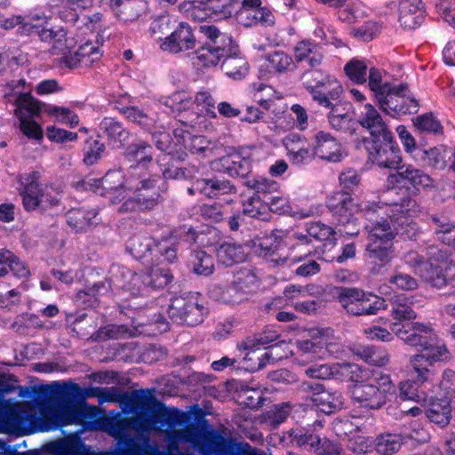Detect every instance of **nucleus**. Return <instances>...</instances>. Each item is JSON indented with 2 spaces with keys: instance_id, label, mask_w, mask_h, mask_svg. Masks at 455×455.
<instances>
[{
  "instance_id": "58",
  "label": "nucleus",
  "mask_w": 455,
  "mask_h": 455,
  "mask_svg": "<svg viewBox=\"0 0 455 455\" xmlns=\"http://www.w3.org/2000/svg\"><path fill=\"white\" fill-rule=\"evenodd\" d=\"M106 149V146L98 139L92 137L85 140V148L83 162L85 165L91 166L98 164L102 154Z\"/></svg>"
},
{
  "instance_id": "52",
  "label": "nucleus",
  "mask_w": 455,
  "mask_h": 455,
  "mask_svg": "<svg viewBox=\"0 0 455 455\" xmlns=\"http://www.w3.org/2000/svg\"><path fill=\"white\" fill-rule=\"evenodd\" d=\"M413 125L421 132L442 135L443 127L441 122L434 116L432 112L419 115L412 119Z\"/></svg>"
},
{
  "instance_id": "43",
  "label": "nucleus",
  "mask_w": 455,
  "mask_h": 455,
  "mask_svg": "<svg viewBox=\"0 0 455 455\" xmlns=\"http://www.w3.org/2000/svg\"><path fill=\"white\" fill-rule=\"evenodd\" d=\"M243 185L249 190L253 191L258 201L266 200V196L279 190L280 185L277 181L264 177H251L243 180Z\"/></svg>"
},
{
  "instance_id": "39",
  "label": "nucleus",
  "mask_w": 455,
  "mask_h": 455,
  "mask_svg": "<svg viewBox=\"0 0 455 455\" xmlns=\"http://www.w3.org/2000/svg\"><path fill=\"white\" fill-rule=\"evenodd\" d=\"M328 108L330 109L328 120L332 129L348 135L355 133L356 123L347 111H344V108L340 109L341 106L338 104Z\"/></svg>"
},
{
  "instance_id": "22",
  "label": "nucleus",
  "mask_w": 455,
  "mask_h": 455,
  "mask_svg": "<svg viewBox=\"0 0 455 455\" xmlns=\"http://www.w3.org/2000/svg\"><path fill=\"white\" fill-rule=\"evenodd\" d=\"M393 247L394 243L390 239L385 241L368 240L366 252L371 264H372L371 274H381L389 265L394 254Z\"/></svg>"
},
{
  "instance_id": "2",
  "label": "nucleus",
  "mask_w": 455,
  "mask_h": 455,
  "mask_svg": "<svg viewBox=\"0 0 455 455\" xmlns=\"http://www.w3.org/2000/svg\"><path fill=\"white\" fill-rule=\"evenodd\" d=\"M199 30L206 37L196 52L199 65L210 68L221 62V70L234 80H242L249 74L250 65L231 36L214 25H202Z\"/></svg>"
},
{
  "instance_id": "21",
  "label": "nucleus",
  "mask_w": 455,
  "mask_h": 455,
  "mask_svg": "<svg viewBox=\"0 0 455 455\" xmlns=\"http://www.w3.org/2000/svg\"><path fill=\"white\" fill-rule=\"evenodd\" d=\"M283 232L278 229H272L270 234L264 237H257L253 241L256 252L275 265L283 262L284 259L280 254V251L283 248Z\"/></svg>"
},
{
  "instance_id": "50",
  "label": "nucleus",
  "mask_w": 455,
  "mask_h": 455,
  "mask_svg": "<svg viewBox=\"0 0 455 455\" xmlns=\"http://www.w3.org/2000/svg\"><path fill=\"white\" fill-rule=\"evenodd\" d=\"M267 68L281 74L292 71L296 68L294 59L283 51H275L266 57Z\"/></svg>"
},
{
  "instance_id": "12",
  "label": "nucleus",
  "mask_w": 455,
  "mask_h": 455,
  "mask_svg": "<svg viewBox=\"0 0 455 455\" xmlns=\"http://www.w3.org/2000/svg\"><path fill=\"white\" fill-rule=\"evenodd\" d=\"M129 275V280L124 283L121 287L129 291L132 296H146L151 291H156L166 287L172 281V275L169 268L154 266L146 271L132 273L124 268L122 275Z\"/></svg>"
},
{
  "instance_id": "27",
  "label": "nucleus",
  "mask_w": 455,
  "mask_h": 455,
  "mask_svg": "<svg viewBox=\"0 0 455 455\" xmlns=\"http://www.w3.org/2000/svg\"><path fill=\"white\" fill-rule=\"evenodd\" d=\"M315 155L325 161L339 163L343 157L341 144L330 133L320 131L315 135Z\"/></svg>"
},
{
  "instance_id": "25",
  "label": "nucleus",
  "mask_w": 455,
  "mask_h": 455,
  "mask_svg": "<svg viewBox=\"0 0 455 455\" xmlns=\"http://www.w3.org/2000/svg\"><path fill=\"white\" fill-rule=\"evenodd\" d=\"M196 189L199 194L207 198H218L221 196L235 195L236 187L228 179L217 174L206 175L200 178L196 183Z\"/></svg>"
},
{
  "instance_id": "14",
  "label": "nucleus",
  "mask_w": 455,
  "mask_h": 455,
  "mask_svg": "<svg viewBox=\"0 0 455 455\" xmlns=\"http://www.w3.org/2000/svg\"><path fill=\"white\" fill-rule=\"evenodd\" d=\"M377 103L383 112L393 117L415 114L419 110V102L409 94L406 84H394L384 99Z\"/></svg>"
},
{
  "instance_id": "9",
  "label": "nucleus",
  "mask_w": 455,
  "mask_h": 455,
  "mask_svg": "<svg viewBox=\"0 0 455 455\" xmlns=\"http://www.w3.org/2000/svg\"><path fill=\"white\" fill-rule=\"evenodd\" d=\"M144 396L148 397L149 400H147L145 404L140 403L138 411L143 414L144 421L148 427H165L166 429H170L192 424V417L189 413L175 407H166L151 394L150 390L146 389Z\"/></svg>"
},
{
  "instance_id": "38",
  "label": "nucleus",
  "mask_w": 455,
  "mask_h": 455,
  "mask_svg": "<svg viewBox=\"0 0 455 455\" xmlns=\"http://www.w3.org/2000/svg\"><path fill=\"white\" fill-rule=\"evenodd\" d=\"M217 260L226 267L243 262L247 253L242 244L235 242L224 241L216 247Z\"/></svg>"
},
{
  "instance_id": "51",
  "label": "nucleus",
  "mask_w": 455,
  "mask_h": 455,
  "mask_svg": "<svg viewBox=\"0 0 455 455\" xmlns=\"http://www.w3.org/2000/svg\"><path fill=\"white\" fill-rule=\"evenodd\" d=\"M246 21L245 27L261 25L263 27H273L275 23V18L273 12L266 6L254 8L245 11Z\"/></svg>"
},
{
  "instance_id": "26",
  "label": "nucleus",
  "mask_w": 455,
  "mask_h": 455,
  "mask_svg": "<svg viewBox=\"0 0 455 455\" xmlns=\"http://www.w3.org/2000/svg\"><path fill=\"white\" fill-rule=\"evenodd\" d=\"M237 348L241 352H245L242 367L247 371H258L266 367L270 360L272 362L275 361L269 352L260 350L259 347H257L254 341L250 339L239 343Z\"/></svg>"
},
{
  "instance_id": "46",
  "label": "nucleus",
  "mask_w": 455,
  "mask_h": 455,
  "mask_svg": "<svg viewBox=\"0 0 455 455\" xmlns=\"http://www.w3.org/2000/svg\"><path fill=\"white\" fill-rule=\"evenodd\" d=\"M28 420V413L26 411L12 409L6 414L4 420L0 421V432L28 434L26 430Z\"/></svg>"
},
{
  "instance_id": "64",
  "label": "nucleus",
  "mask_w": 455,
  "mask_h": 455,
  "mask_svg": "<svg viewBox=\"0 0 455 455\" xmlns=\"http://www.w3.org/2000/svg\"><path fill=\"white\" fill-rule=\"evenodd\" d=\"M241 404L251 410H257L263 406V392L259 388H244L239 394Z\"/></svg>"
},
{
  "instance_id": "20",
  "label": "nucleus",
  "mask_w": 455,
  "mask_h": 455,
  "mask_svg": "<svg viewBox=\"0 0 455 455\" xmlns=\"http://www.w3.org/2000/svg\"><path fill=\"white\" fill-rule=\"evenodd\" d=\"M196 43L192 27L187 22H180L172 33L164 37L161 47L172 53H179L195 49Z\"/></svg>"
},
{
  "instance_id": "24",
  "label": "nucleus",
  "mask_w": 455,
  "mask_h": 455,
  "mask_svg": "<svg viewBox=\"0 0 455 455\" xmlns=\"http://www.w3.org/2000/svg\"><path fill=\"white\" fill-rule=\"evenodd\" d=\"M204 453V455H259L248 443L244 447L242 443L220 434L206 442Z\"/></svg>"
},
{
  "instance_id": "40",
  "label": "nucleus",
  "mask_w": 455,
  "mask_h": 455,
  "mask_svg": "<svg viewBox=\"0 0 455 455\" xmlns=\"http://www.w3.org/2000/svg\"><path fill=\"white\" fill-rule=\"evenodd\" d=\"M203 235L192 226L181 225L173 228L167 236L169 242L173 243L180 250L189 248L199 243V236Z\"/></svg>"
},
{
  "instance_id": "5",
  "label": "nucleus",
  "mask_w": 455,
  "mask_h": 455,
  "mask_svg": "<svg viewBox=\"0 0 455 455\" xmlns=\"http://www.w3.org/2000/svg\"><path fill=\"white\" fill-rule=\"evenodd\" d=\"M43 173L33 170L20 175V196L27 212L42 214L56 211L62 206V189L52 182H42Z\"/></svg>"
},
{
  "instance_id": "41",
  "label": "nucleus",
  "mask_w": 455,
  "mask_h": 455,
  "mask_svg": "<svg viewBox=\"0 0 455 455\" xmlns=\"http://www.w3.org/2000/svg\"><path fill=\"white\" fill-rule=\"evenodd\" d=\"M188 267L196 275L208 276L214 271V259L204 250H194L188 257Z\"/></svg>"
},
{
  "instance_id": "19",
  "label": "nucleus",
  "mask_w": 455,
  "mask_h": 455,
  "mask_svg": "<svg viewBox=\"0 0 455 455\" xmlns=\"http://www.w3.org/2000/svg\"><path fill=\"white\" fill-rule=\"evenodd\" d=\"M395 173L387 176V182L393 186L410 185L413 188V193L416 195L420 188L432 186L433 180L422 170L415 168L411 164H401V168L396 169Z\"/></svg>"
},
{
  "instance_id": "62",
  "label": "nucleus",
  "mask_w": 455,
  "mask_h": 455,
  "mask_svg": "<svg viewBox=\"0 0 455 455\" xmlns=\"http://www.w3.org/2000/svg\"><path fill=\"white\" fill-rule=\"evenodd\" d=\"M341 190L335 193H347L350 196L359 188L362 178L357 171L347 169L339 177Z\"/></svg>"
},
{
  "instance_id": "45",
  "label": "nucleus",
  "mask_w": 455,
  "mask_h": 455,
  "mask_svg": "<svg viewBox=\"0 0 455 455\" xmlns=\"http://www.w3.org/2000/svg\"><path fill=\"white\" fill-rule=\"evenodd\" d=\"M288 435L292 445L307 451H313L315 447L321 443V438L312 429L304 427L291 428Z\"/></svg>"
},
{
  "instance_id": "3",
  "label": "nucleus",
  "mask_w": 455,
  "mask_h": 455,
  "mask_svg": "<svg viewBox=\"0 0 455 455\" xmlns=\"http://www.w3.org/2000/svg\"><path fill=\"white\" fill-rule=\"evenodd\" d=\"M359 124L369 132V136L363 137L360 141L367 153V162L379 169H400L402 150L392 131L372 105H365Z\"/></svg>"
},
{
  "instance_id": "18",
  "label": "nucleus",
  "mask_w": 455,
  "mask_h": 455,
  "mask_svg": "<svg viewBox=\"0 0 455 455\" xmlns=\"http://www.w3.org/2000/svg\"><path fill=\"white\" fill-rule=\"evenodd\" d=\"M188 157L186 147H179L176 151L159 156L157 162L161 168L163 180H191L193 172L188 168L179 167L178 164Z\"/></svg>"
},
{
  "instance_id": "13",
  "label": "nucleus",
  "mask_w": 455,
  "mask_h": 455,
  "mask_svg": "<svg viewBox=\"0 0 455 455\" xmlns=\"http://www.w3.org/2000/svg\"><path fill=\"white\" fill-rule=\"evenodd\" d=\"M326 207L332 217V223L341 235L356 236L360 231L358 219L355 216L357 205L347 193H333L326 200Z\"/></svg>"
},
{
  "instance_id": "34",
  "label": "nucleus",
  "mask_w": 455,
  "mask_h": 455,
  "mask_svg": "<svg viewBox=\"0 0 455 455\" xmlns=\"http://www.w3.org/2000/svg\"><path fill=\"white\" fill-rule=\"evenodd\" d=\"M101 196L108 197L115 204L125 196V178L121 170H110L99 180Z\"/></svg>"
},
{
  "instance_id": "30",
  "label": "nucleus",
  "mask_w": 455,
  "mask_h": 455,
  "mask_svg": "<svg viewBox=\"0 0 455 455\" xmlns=\"http://www.w3.org/2000/svg\"><path fill=\"white\" fill-rule=\"evenodd\" d=\"M101 56L100 49L90 43L81 45L74 53L66 52L61 58V62L69 68L90 67L100 60Z\"/></svg>"
},
{
  "instance_id": "53",
  "label": "nucleus",
  "mask_w": 455,
  "mask_h": 455,
  "mask_svg": "<svg viewBox=\"0 0 455 455\" xmlns=\"http://www.w3.org/2000/svg\"><path fill=\"white\" fill-rule=\"evenodd\" d=\"M368 85L378 102L380 99H384V95L390 92L394 84L388 82L384 83L382 72L377 68H371L369 69Z\"/></svg>"
},
{
  "instance_id": "60",
  "label": "nucleus",
  "mask_w": 455,
  "mask_h": 455,
  "mask_svg": "<svg viewBox=\"0 0 455 455\" xmlns=\"http://www.w3.org/2000/svg\"><path fill=\"white\" fill-rule=\"evenodd\" d=\"M163 104L169 108L172 113H180L189 108L192 104V97L185 91H177L166 97Z\"/></svg>"
},
{
  "instance_id": "36",
  "label": "nucleus",
  "mask_w": 455,
  "mask_h": 455,
  "mask_svg": "<svg viewBox=\"0 0 455 455\" xmlns=\"http://www.w3.org/2000/svg\"><path fill=\"white\" fill-rule=\"evenodd\" d=\"M98 214L99 211L95 208H71L66 213L67 224L76 233H84L98 224L94 220Z\"/></svg>"
},
{
  "instance_id": "63",
  "label": "nucleus",
  "mask_w": 455,
  "mask_h": 455,
  "mask_svg": "<svg viewBox=\"0 0 455 455\" xmlns=\"http://www.w3.org/2000/svg\"><path fill=\"white\" fill-rule=\"evenodd\" d=\"M400 436L394 434H382L376 440V450L383 455H391L401 448Z\"/></svg>"
},
{
  "instance_id": "47",
  "label": "nucleus",
  "mask_w": 455,
  "mask_h": 455,
  "mask_svg": "<svg viewBox=\"0 0 455 455\" xmlns=\"http://www.w3.org/2000/svg\"><path fill=\"white\" fill-rule=\"evenodd\" d=\"M109 7L124 22L133 21L140 16L138 4L133 0H109Z\"/></svg>"
},
{
  "instance_id": "44",
  "label": "nucleus",
  "mask_w": 455,
  "mask_h": 455,
  "mask_svg": "<svg viewBox=\"0 0 455 455\" xmlns=\"http://www.w3.org/2000/svg\"><path fill=\"white\" fill-rule=\"evenodd\" d=\"M257 283V275L252 267H243L233 274L230 288L235 292L249 294Z\"/></svg>"
},
{
  "instance_id": "16",
  "label": "nucleus",
  "mask_w": 455,
  "mask_h": 455,
  "mask_svg": "<svg viewBox=\"0 0 455 455\" xmlns=\"http://www.w3.org/2000/svg\"><path fill=\"white\" fill-rule=\"evenodd\" d=\"M300 79L306 91L310 94L313 100H319L320 102L327 103L328 100L318 91L317 88L327 86L328 95L331 97L336 96L339 91L338 85V79L330 73L319 69L318 68H308L301 74Z\"/></svg>"
},
{
  "instance_id": "56",
  "label": "nucleus",
  "mask_w": 455,
  "mask_h": 455,
  "mask_svg": "<svg viewBox=\"0 0 455 455\" xmlns=\"http://www.w3.org/2000/svg\"><path fill=\"white\" fill-rule=\"evenodd\" d=\"M368 66L363 60L353 58L344 67V72L348 79L356 84H363L367 81Z\"/></svg>"
},
{
  "instance_id": "55",
  "label": "nucleus",
  "mask_w": 455,
  "mask_h": 455,
  "mask_svg": "<svg viewBox=\"0 0 455 455\" xmlns=\"http://www.w3.org/2000/svg\"><path fill=\"white\" fill-rule=\"evenodd\" d=\"M360 212L363 217L368 221L365 225L376 224L389 219L391 214L387 212L386 206L380 205L379 203L368 202L364 205H361Z\"/></svg>"
},
{
  "instance_id": "35",
  "label": "nucleus",
  "mask_w": 455,
  "mask_h": 455,
  "mask_svg": "<svg viewBox=\"0 0 455 455\" xmlns=\"http://www.w3.org/2000/svg\"><path fill=\"white\" fill-rule=\"evenodd\" d=\"M421 0H401L399 3V22L402 27L414 29L425 20Z\"/></svg>"
},
{
  "instance_id": "10",
  "label": "nucleus",
  "mask_w": 455,
  "mask_h": 455,
  "mask_svg": "<svg viewBox=\"0 0 455 455\" xmlns=\"http://www.w3.org/2000/svg\"><path fill=\"white\" fill-rule=\"evenodd\" d=\"M335 295L346 312L351 315H373L387 308L386 300L355 287H336Z\"/></svg>"
},
{
  "instance_id": "31",
  "label": "nucleus",
  "mask_w": 455,
  "mask_h": 455,
  "mask_svg": "<svg viewBox=\"0 0 455 455\" xmlns=\"http://www.w3.org/2000/svg\"><path fill=\"white\" fill-rule=\"evenodd\" d=\"M123 156L129 164L130 170L138 168L146 170L148 165L153 161L152 146L145 140L129 144L124 148Z\"/></svg>"
},
{
  "instance_id": "1",
  "label": "nucleus",
  "mask_w": 455,
  "mask_h": 455,
  "mask_svg": "<svg viewBox=\"0 0 455 455\" xmlns=\"http://www.w3.org/2000/svg\"><path fill=\"white\" fill-rule=\"evenodd\" d=\"M391 315L396 322L390 324L392 332L406 345L418 351H427L434 359H445L449 350L430 323L413 322L417 316L408 298L398 295L390 301Z\"/></svg>"
},
{
  "instance_id": "33",
  "label": "nucleus",
  "mask_w": 455,
  "mask_h": 455,
  "mask_svg": "<svg viewBox=\"0 0 455 455\" xmlns=\"http://www.w3.org/2000/svg\"><path fill=\"white\" fill-rule=\"evenodd\" d=\"M100 129L113 148H123L130 140L131 132L116 118L105 116L100 123Z\"/></svg>"
},
{
  "instance_id": "49",
  "label": "nucleus",
  "mask_w": 455,
  "mask_h": 455,
  "mask_svg": "<svg viewBox=\"0 0 455 455\" xmlns=\"http://www.w3.org/2000/svg\"><path fill=\"white\" fill-rule=\"evenodd\" d=\"M44 111L47 115L55 117L56 122L65 124L71 129L77 127L80 123L78 115L66 107L49 104L44 106Z\"/></svg>"
},
{
  "instance_id": "6",
  "label": "nucleus",
  "mask_w": 455,
  "mask_h": 455,
  "mask_svg": "<svg viewBox=\"0 0 455 455\" xmlns=\"http://www.w3.org/2000/svg\"><path fill=\"white\" fill-rule=\"evenodd\" d=\"M415 355L411 363L415 375L411 379L402 381L399 385L400 398L403 401H413L420 405L428 401V391L434 386L430 379L431 371L428 369L434 362H446L451 359V353L445 359H434L427 355V351H419Z\"/></svg>"
},
{
  "instance_id": "7",
  "label": "nucleus",
  "mask_w": 455,
  "mask_h": 455,
  "mask_svg": "<svg viewBox=\"0 0 455 455\" xmlns=\"http://www.w3.org/2000/svg\"><path fill=\"white\" fill-rule=\"evenodd\" d=\"M395 392V386L390 375L376 369L367 377V380L354 385L352 399L361 408L378 411L387 404L388 395Z\"/></svg>"
},
{
  "instance_id": "61",
  "label": "nucleus",
  "mask_w": 455,
  "mask_h": 455,
  "mask_svg": "<svg viewBox=\"0 0 455 455\" xmlns=\"http://www.w3.org/2000/svg\"><path fill=\"white\" fill-rule=\"evenodd\" d=\"M392 222L390 220H386L381 222L371 225H364V228L368 232V240H381L385 241L390 239L392 242L395 238V233L391 228Z\"/></svg>"
},
{
  "instance_id": "42",
  "label": "nucleus",
  "mask_w": 455,
  "mask_h": 455,
  "mask_svg": "<svg viewBox=\"0 0 455 455\" xmlns=\"http://www.w3.org/2000/svg\"><path fill=\"white\" fill-rule=\"evenodd\" d=\"M343 400L340 392H331L325 388L319 396L313 398V405L321 412L330 415L343 408Z\"/></svg>"
},
{
  "instance_id": "29",
  "label": "nucleus",
  "mask_w": 455,
  "mask_h": 455,
  "mask_svg": "<svg viewBox=\"0 0 455 455\" xmlns=\"http://www.w3.org/2000/svg\"><path fill=\"white\" fill-rule=\"evenodd\" d=\"M144 389L135 390L132 393L124 392L120 387H101L99 396V404L106 403H125L138 410L140 403H146L149 400L144 396Z\"/></svg>"
},
{
  "instance_id": "11",
  "label": "nucleus",
  "mask_w": 455,
  "mask_h": 455,
  "mask_svg": "<svg viewBox=\"0 0 455 455\" xmlns=\"http://www.w3.org/2000/svg\"><path fill=\"white\" fill-rule=\"evenodd\" d=\"M168 315L177 324L196 327L204 323L209 310L199 292H189L171 299Z\"/></svg>"
},
{
  "instance_id": "8",
  "label": "nucleus",
  "mask_w": 455,
  "mask_h": 455,
  "mask_svg": "<svg viewBox=\"0 0 455 455\" xmlns=\"http://www.w3.org/2000/svg\"><path fill=\"white\" fill-rule=\"evenodd\" d=\"M166 182L162 177L154 174L142 177L137 183L133 194L120 206V212H148L164 202Z\"/></svg>"
},
{
  "instance_id": "15",
  "label": "nucleus",
  "mask_w": 455,
  "mask_h": 455,
  "mask_svg": "<svg viewBox=\"0 0 455 455\" xmlns=\"http://www.w3.org/2000/svg\"><path fill=\"white\" fill-rule=\"evenodd\" d=\"M419 212L416 200L411 196L402 197L400 202L392 204L389 219L397 235L409 239L416 235V223L410 218Z\"/></svg>"
},
{
  "instance_id": "23",
  "label": "nucleus",
  "mask_w": 455,
  "mask_h": 455,
  "mask_svg": "<svg viewBox=\"0 0 455 455\" xmlns=\"http://www.w3.org/2000/svg\"><path fill=\"white\" fill-rule=\"evenodd\" d=\"M219 171L229 177H240L243 180L251 179L252 172V160L250 156H243L240 152L223 156L215 162Z\"/></svg>"
},
{
  "instance_id": "32",
  "label": "nucleus",
  "mask_w": 455,
  "mask_h": 455,
  "mask_svg": "<svg viewBox=\"0 0 455 455\" xmlns=\"http://www.w3.org/2000/svg\"><path fill=\"white\" fill-rule=\"evenodd\" d=\"M451 401L448 398H437L433 395L428 396L427 403L421 406L425 408L424 412L430 422L440 427L448 426L451 419Z\"/></svg>"
},
{
  "instance_id": "28",
  "label": "nucleus",
  "mask_w": 455,
  "mask_h": 455,
  "mask_svg": "<svg viewBox=\"0 0 455 455\" xmlns=\"http://www.w3.org/2000/svg\"><path fill=\"white\" fill-rule=\"evenodd\" d=\"M295 64L306 63L308 68H318L322 65L324 54L323 47L313 39L299 41L293 48Z\"/></svg>"
},
{
  "instance_id": "17",
  "label": "nucleus",
  "mask_w": 455,
  "mask_h": 455,
  "mask_svg": "<svg viewBox=\"0 0 455 455\" xmlns=\"http://www.w3.org/2000/svg\"><path fill=\"white\" fill-rule=\"evenodd\" d=\"M451 252L447 249L431 245L427 249V272L424 273V280L430 285L438 289L447 284V275L443 266L446 265Z\"/></svg>"
},
{
  "instance_id": "4",
  "label": "nucleus",
  "mask_w": 455,
  "mask_h": 455,
  "mask_svg": "<svg viewBox=\"0 0 455 455\" xmlns=\"http://www.w3.org/2000/svg\"><path fill=\"white\" fill-rule=\"evenodd\" d=\"M53 386L60 388L59 397L48 419L47 430L58 429L66 426L76 424L87 428L93 417L95 407L86 403V398L99 399L101 387H81L78 384L71 382L61 388L59 382Z\"/></svg>"
},
{
  "instance_id": "59",
  "label": "nucleus",
  "mask_w": 455,
  "mask_h": 455,
  "mask_svg": "<svg viewBox=\"0 0 455 455\" xmlns=\"http://www.w3.org/2000/svg\"><path fill=\"white\" fill-rule=\"evenodd\" d=\"M208 8L206 11L211 12L212 19H227L232 16L235 12L234 4H237L235 0H206Z\"/></svg>"
},
{
  "instance_id": "48",
  "label": "nucleus",
  "mask_w": 455,
  "mask_h": 455,
  "mask_svg": "<svg viewBox=\"0 0 455 455\" xmlns=\"http://www.w3.org/2000/svg\"><path fill=\"white\" fill-rule=\"evenodd\" d=\"M429 223L437 240L445 244L455 232V222L448 220L446 216L433 214L429 217Z\"/></svg>"
},
{
  "instance_id": "54",
  "label": "nucleus",
  "mask_w": 455,
  "mask_h": 455,
  "mask_svg": "<svg viewBox=\"0 0 455 455\" xmlns=\"http://www.w3.org/2000/svg\"><path fill=\"white\" fill-rule=\"evenodd\" d=\"M124 116L128 121L135 124L146 132H151L156 128V117L145 113L138 107L132 106L130 109H126Z\"/></svg>"
},
{
  "instance_id": "57",
  "label": "nucleus",
  "mask_w": 455,
  "mask_h": 455,
  "mask_svg": "<svg viewBox=\"0 0 455 455\" xmlns=\"http://www.w3.org/2000/svg\"><path fill=\"white\" fill-rule=\"evenodd\" d=\"M168 448L178 450L182 442H191L195 437V427L187 425L181 429L170 428L165 430Z\"/></svg>"
},
{
  "instance_id": "37",
  "label": "nucleus",
  "mask_w": 455,
  "mask_h": 455,
  "mask_svg": "<svg viewBox=\"0 0 455 455\" xmlns=\"http://www.w3.org/2000/svg\"><path fill=\"white\" fill-rule=\"evenodd\" d=\"M334 379L341 382H353L354 385L367 380V377L376 369H370L352 363L334 364Z\"/></svg>"
}]
</instances>
